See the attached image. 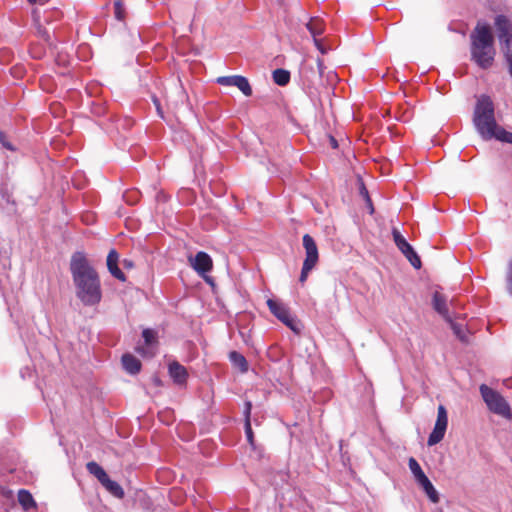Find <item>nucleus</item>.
I'll return each instance as SVG.
<instances>
[{
  "mask_svg": "<svg viewBox=\"0 0 512 512\" xmlns=\"http://www.w3.org/2000/svg\"><path fill=\"white\" fill-rule=\"evenodd\" d=\"M70 271L76 287V295L81 302L86 306L98 304L102 297L100 280L83 253L76 252L72 255Z\"/></svg>",
  "mask_w": 512,
  "mask_h": 512,
  "instance_id": "nucleus-1",
  "label": "nucleus"
},
{
  "mask_svg": "<svg viewBox=\"0 0 512 512\" xmlns=\"http://www.w3.org/2000/svg\"><path fill=\"white\" fill-rule=\"evenodd\" d=\"M470 41L472 61L482 69H489L493 65L496 55L494 37L490 27L478 23L470 34Z\"/></svg>",
  "mask_w": 512,
  "mask_h": 512,
  "instance_id": "nucleus-2",
  "label": "nucleus"
},
{
  "mask_svg": "<svg viewBox=\"0 0 512 512\" xmlns=\"http://www.w3.org/2000/svg\"><path fill=\"white\" fill-rule=\"evenodd\" d=\"M473 123L484 140H491L498 132L499 126L494 116V105L490 97L481 95L476 103Z\"/></svg>",
  "mask_w": 512,
  "mask_h": 512,
  "instance_id": "nucleus-3",
  "label": "nucleus"
},
{
  "mask_svg": "<svg viewBox=\"0 0 512 512\" xmlns=\"http://www.w3.org/2000/svg\"><path fill=\"white\" fill-rule=\"evenodd\" d=\"M473 123L484 140H491L498 132L499 126L494 116V105L490 97L481 95L476 103Z\"/></svg>",
  "mask_w": 512,
  "mask_h": 512,
  "instance_id": "nucleus-4",
  "label": "nucleus"
},
{
  "mask_svg": "<svg viewBox=\"0 0 512 512\" xmlns=\"http://www.w3.org/2000/svg\"><path fill=\"white\" fill-rule=\"evenodd\" d=\"M479 390L485 404L491 412L507 420L512 419L511 407L500 393L486 384L480 385Z\"/></svg>",
  "mask_w": 512,
  "mask_h": 512,
  "instance_id": "nucleus-5",
  "label": "nucleus"
},
{
  "mask_svg": "<svg viewBox=\"0 0 512 512\" xmlns=\"http://www.w3.org/2000/svg\"><path fill=\"white\" fill-rule=\"evenodd\" d=\"M448 426L447 410L443 405H439L437 409V419L432 432L428 437V446H434L441 442L445 436Z\"/></svg>",
  "mask_w": 512,
  "mask_h": 512,
  "instance_id": "nucleus-6",
  "label": "nucleus"
},
{
  "mask_svg": "<svg viewBox=\"0 0 512 512\" xmlns=\"http://www.w3.org/2000/svg\"><path fill=\"white\" fill-rule=\"evenodd\" d=\"M267 305L271 313L277 317L282 323L289 327L295 333H299L300 329L296 320L291 316L289 309L281 302L274 299H268Z\"/></svg>",
  "mask_w": 512,
  "mask_h": 512,
  "instance_id": "nucleus-7",
  "label": "nucleus"
},
{
  "mask_svg": "<svg viewBox=\"0 0 512 512\" xmlns=\"http://www.w3.org/2000/svg\"><path fill=\"white\" fill-rule=\"evenodd\" d=\"M189 264L191 267L201 276L203 279L210 284H213L212 279L206 275L209 271H211L213 262L211 257L203 252H198L195 256L188 257Z\"/></svg>",
  "mask_w": 512,
  "mask_h": 512,
  "instance_id": "nucleus-8",
  "label": "nucleus"
},
{
  "mask_svg": "<svg viewBox=\"0 0 512 512\" xmlns=\"http://www.w3.org/2000/svg\"><path fill=\"white\" fill-rule=\"evenodd\" d=\"M392 235L397 248L403 253V255L414 268L419 269L421 267V260L417 253L414 251L413 247L406 241V239L396 228L393 229Z\"/></svg>",
  "mask_w": 512,
  "mask_h": 512,
  "instance_id": "nucleus-9",
  "label": "nucleus"
},
{
  "mask_svg": "<svg viewBox=\"0 0 512 512\" xmlns=\"http://www.w3.org/2000/svg\"><path fill=\"white\" fill-rule=\"evenodd\" d=\"M494 27L500 45L512 42V21L506 15H497L494 18Z\"/></svg>",
  "mask_w": 512,
  "mask_h": 512,
  "instance_id": "nucleus-10",
  "label": "nucleus"
},
{
  "mask_svg": "<svg viewBox=\"0 0 512 512\" xmlns=\"http://www.w3.org/2000/svg\"><path fill=\"white\" fill-rule=\"evenodd\" d=\"M216 82L222 86H235L247 97L252 95V88L248 79L244 76H221L216 79Z\"/></svg>",
  "mask_w": 512,
  "mask_h": 512,
  "instance_id": "nucleus-11",
  "label": "nucleus"
},
{
  "mask_svg": "<svg viewBox=\"0 0 512 512\" xmlns=\"http://www.w3.org/2000/svg\"><path fill=\"white\" fill-rule=\"evenodd\" d=\"M302 241H303V247L305 249V254H306V257H305L303 263L316 266L318 259H319L318 248H317L316 242L309 234H305L303 236Z\"/></svg>",
  "mask_w": 512,
  "mask_h": 512,
  "instance_id": "nucleus-12",
  "label": "nucleus"
},
{
  "mask_svg": "<svg viewBox=\"0 0 512 512\" xmlns=\"http://www.w3.org/2000/svg\"><path fill=\"white\" fill-rule=\"evenodd\" d=\"M169 375L177 385L186 383L188 372L186 368L177 361H173L168 367Z\"/></svg>",
  "mask_w": 512,
  "mask_h": 512,
  "instance_id": "nucleus-13",
  "label": "nucleus"
},
{
  "mask_svg": "<svg viewBox=\"0 0 512 512\" xmlns=\"http://www.w3.org/2000/svg\"><path fill=\"white\" fill-rule=\"evenodd\" d=\"M119 255L116 250L112 249L107 256V268L109 272L116 279L124 282L126 280L125 274L118 267Z\"/></svg>",
  "mask_w": 512,
  "mask_h": 512,
  "instance_id": "nucleus-14",
  "label": "nucleus"
},
{
  "mask_svg": "<svg viewBox=\"0 0 512 512\" xmlns=\"http://www.w3.org/2000/svg\"><path fill=\"white\" fill-rule=\"evenodd\" d=\"M447 299L446 297L439 293L435 292L433 295V308L447 321L451 322V316L449 314L447 308Z\"/></svg>",
  "mask_w": 512,
  "mask_h": 512,
  "instance_id": "nucleus-15",
  "label": "nucleus"
},
{
  "mask_svg": "<svg viewBox=\"0 0 512 512\" xmlns=\"http://www.w3.org/2000/svg\"><path fill=\"white\" fill-rule=\"evenodd\" d=\"M122 365L130 374H137L141 369V362L131 354H124L122 356Z\"/></svg>",
  "mask_w": 512,
  "mask_h": 512,
  "instance_id": "nucleus-16",
  "label": "nucleus"
},
{
  "mask_svg": "<svg viewBox=\"0 0 512 512\" xmlns=\"http://www.w3.org/2000/svg\"><path fill=\"white\" fill-rule=\"evenodd\" d=\"M417 483L422 487V489L424 490L428 498L431 500V502H439L438 492L436 491L428 477H425L424 479L420 480Z\"/></svg>",
  "mask_w": 512,
  "mask_h": 512,
  "instance_id": "nucleus-17",
  "label": "nucleus"
},
{
  "mask_svg": "<svg viewBox=\"0 0 512 512\" xmlns=\"http://www.w3.org/2000/svg\"><path fill=\"white\" fill-rule=\"evenodd\" d=\"M101 484L114 497L122 499L124 497L123 488L116 482L107 477Z\"/></svg>",
  "mask_w": 512,
  "mask_h": 512,
  "instance_id": "nucleus-18",
  "label": "nucleus"
},
{
  "mask_svg": "<svg viewBox=\"0 0 512 512\" xmlns=\"http://www.w3.org/2000/svg\"><path fill=\"white\" fill-rule=\"evenodd\" d=\"M86 468L90 474L95 476L98 481L101 483L103 482L107 477V473L105 470L96 462L91 461L86 464Z\"/></svg>",
  "mask_w": 512,
  "mask_h": 512,
  "instance_id": "nucleus-19",
  "label": "nucleus"
},
{
  "mask_svg": "<svg viewBox=\"0 0 512 512\" xmlns=\"http://www.w3.org/2000/svg\"><path fill=\"white\" fill-rule=\"evenodd\" d=\"M18 501L24 510H29L36 506V503L30 492L24 489L18 492Z\"/></svg>",
  "mask_w": 512,
  "mask_h": 512,
  "instance_id": "nucleus-20",
  "label": "nucleus"
},
{
  "mask_svg": "<svg viewBox=\"0 0 512 512\" xmlns=\"http://www.w3.org/2000/svg\"><path fill=\"white\" fill-rule=\"evenodd\" d=\"M229 359L241 372H246L248 370V363L242 354L232 351L229 353Z\"/></svg>",
  "mask_w": 512,
  "mask_h": 512,
  "instance_id": "nucleus-21",
  "label": "nucleus"
},
{
  "mask_svg": "<svg viewBox=\"0 0 512 512\" xmlns=\"http://www.w3.org/2000/svg\"><path fill=\"white\" fill-rule=\"evenodd\" d=\"M408 466H409V469L412 472L416 482H419L420 480L427 477L415 458H413V457L409 458Z\"/></svg>",
  "mask_w": 512,
  "mask_h": 512,
  "instance_id": "nucleus-22",
  "label": "nucleus"
},
{
  "mask_svg": "<svg viewBox=\"0 0 512 512\" xmlns=\"http://www.w3.org/2000/svg\"><path fill=\"white\" fill-rule=\"evenodd\" d=\"M306 26L314 39L317 38L318 35H321L324 30L322 20L318 18L311 19Z\"/></svg>",
  "mask_w": 512,
  "mask_h": 512,
  "instance_id": "nucleus-23",
  "label": "nucleus"
},
{
  "mask_svg": "<svg viewBox=\"0 0 512 512\" xmlns=\"http://www.w3.org/2000/svg\"><path fill=\"white\" fill-rule=\"evenodd\" d=\"M273 80L277 85L285 86L290 81V73L284 69H276L273 71Z\"/></svg>",
  "mask_w": 512,
  "mask_h": 512,
  "instance_id": "nucleus-24",
  "label": "nucleus"
},
{
  "mask_svg": "<svg viewBox=\"0 0 512 512\" xmlns=\"http://www.w3.org/2000/svg\"><path fill=\"white\" fill-rule=\"evenodd\" d=\"M504 59L508 65L509 71H512V41L500 45Z\"/></svg>",
  "mask_w": 512,
  "mask_h": 512,
  "instance_id": "nucleus-25",
  "label": "nucleus"
},
{
  "mask_svg": "<svg viewBox=\"0 0 512 512\" xmlns=\"http://www.w3.org/2000/svg\"><path fill=\"white\" fill-rule=\"evenodd\" d=\"M494 139L512 144V132L506 131L503 127H500L498 132L495 133Z\"/></svg>",
  "mask_w": 512,
  "mask_h": 512,
  "instance_id": "nucleus-26",
  "label": "nucleus"
},
{
  "mask_svg": "<svg viewBox=\"0 0 512 512\" xmlns=\"http://www.w3.org/2000/svg\"><path fill=\"white\" fill-rule=\"evenodd\" d=\"M494 139L512 144V132L506 131L503 127H500L498 132L495 133Z\"/></svg>",
  "mask_w": 512,
  "mask_h": 512,
  "instance_id": "nucleus-27",
  "label": "nucleus"
},
{
  "mask_svg": "<svg viewBox=\"0 0 512 512\" xmlns=\"http://www.w3.org/2000/svg\"><path fill=\"white\" fill-rule=\"evenodd\" d=\"M144 342L147 346L152 345L155 342L156 333L151 329H145L142 332Z\"/></svg>",
  "mask_w": 512,
  "mask_h": 512,
  "instance_id": "nucleus-28",
  "label": "nucleus"
},
{
  "mask_svg": "<svg viewBox=\"0 0 512 512\" xmlns=\"http://www.w3.org/2000/svg\"><path fill=\"white\" fill-rule=\"evenodd\" d=\"M315 266L303 263L299 281L304 283L308 277V274Z\"/></svg>",
  "mask_w": 512,
  "mask_h": 512,
  "instance_id": "nucleus-29",
  "label": "nucleus"
},
{
  "mask_svg": "<svg viewBox=\"0 0 512 512\" xmlns=\"http://www.w3.org/2000/svg\"><path fill=\"white\" fill-rule=\"evenodd\" d=\"M455 335L462 341H465V335L461 325L454 323L452 320L449 322Z\"/></svg>",
  "mask_w": 512,
  "mask_h": 512,
  "instance_id": "nucleus-30",
  "label": "nucleus"
},
{
  "mask_svg": "<svg viewBox=\"0 0 512 512\" xmlns=\"http://www.w3.org/2000/svg\"><path fill=\"white\" fill-rule=\"evenodd\" d=\"M507 290L512 295V260L509 262L507 273Z\"/></svg>",
  "mask_w": 512,
  "mask_h": 512,
  "instance_id": "nucleus-31",
  "label": "nucleus"
},
{
  "mask_svg": "<svg viewBox=\"0 0 512 512\" xmlns=\"http://www.w3.org/2000/svg\"><path fill=\"white\" fill-rule=\"evenodd\" d=\"M360 194L363 196V198L367 201L370 207H372L371 200L368 195V191L364 185V183L360 182ZM371 212H373V208H371Z\"/></svg>",
  "mask_w": 512,
  "mask_h": 512,
  "instance_id": "nucleus-32",
  "label": "nucleus"
},
{
  "mask_svg": "<svg viewBox=\"0 0 512 512\" xmlns=\"http://www.w3.org/2000/svg\"><path fill=\"white\" fill-rule=\"evenodd\" d=\"M245 433H246L247 440L249 441V443L253 444V432H252L250 421H245Z\"/></svg>",
  "mask_w": 512,
  "mask_h": 512,
  "instance_id": "nucleus-33",
  "label": "nucleus"
},
{
  "mask_svg": "<svg viewBox=\"0 0 512 512\" xmlns=\"http://www.w3.org/2000/svg\"><path fill=\"white\" fill-rule=\"evenodd\" d=\"M0 142L8 150L14 151L15 147L6 139L3 132H0Z\"/></svg>",
  "mask_w": 512,
  "mask_h": 512,
  "instance_id": "nucleus-34",
  "label": "nucleus"
},
{
  "mask_svg": "<svg viewBox=\"0 0 512 512\" xmlns=\"http://www.w3.org/2000/svg\"><path fill=\"white\" fill-rule=\"evenodd\" d=\"M115 8V16L117 19L122 20L123 19V12H122V4L119 1H116L114 3Z\"/></svg>",
  "mask_w": 512,
  "mask_h": 512,
  "instance_id": "nucleus-35",
  "label": "nucleus"
},
{
  "mask_svg": "<svg viewBox=\"0 0 512 512\" xmlns=\"http://www.w3.org/2000/svg\"><path fill=\"white\" fill-rule=\"evenodd\" d=\"M316 66H317L318 77L321 79L323 77L324 69H325L322 59L318 58L316 60Z\"/></svg>",
  "mask_w": 512,
  "mask_h": 512,
  "instance_id": "nucleus-36",
  "label": "nucleus"
},
{
  "mask_svg": "<svg viewBox=\"0 0 512 512\" xmlns=\"http://www.w3.org/2000/svg\"><path fill=\"white\" fill-rule=\"evenodd\" d=\"M251 409H252V403L250 401H247L245 403V409H244L245 421H250Z\"/></svg>",
  "mask_w": 512,
  "mask_h": 512,
  "instance_id": "nucleus-37",
  "label": "nucleus"
},
{
  "mask_svg": "<svg viewBox=\"0 0 512 512\" xmlns=\"http://www.w3.org/2000/svg\"><path fill=\"white\" fill-rule=\"evenodd\" d=\"M314 43H315V46L318 48V50L322 53V54H325L327 53V49L321 44V41L317 38L314 39Z\"/></svg>",
  "mask_w": 512,
  "mask_h": 512,
  "instance_id": "nucleus-38",
  "label": "nucleus"
},
{
  "mask_svg": "<svg viewBox=\"0 0 512 512\" xmlns=\"http://www.w3.org/2000/svg\"><path fill=\"white\" fill-rule=\"evenodd\" d=\"M153 102H154V104H155V106H156L157 113H158L161 117H163V112H162V109H161V105H160L159 100H158L156 97H154V98H153Z\"/></svg>",
  "mask_w": 512,
  "mask_h": 512,
  "instance_id": "nucleus-39",
  "label": "nucleus"
},
{
  "mask_svg": "<svg viewBox=\"0 0 512 512\" xmlns=\"http://www.w3.org/2000/svg\"><path fill=\"white\" fill-rule=\"evenodd\" d=\"M328 139H329V143H330L331 147L336 149L338 147L337 140L331 135L328 136Z\"/></svg>",
  "mask_w": 512,
  "mask_h": 512,
  "instance_id": "nucleus-40",
  "label": "nucleus"
},
{
  "mask_svg": "<svg viewBox=\"0 0 512 512\" xmlns=\"http://www.w3.org/2000/svg\"><path fill=\"white\" fill-rule=\"evenodd\" d=\"M28 1H29V3H31V4H35V3H37V4H40V5H44V4H45V3H47L49 0H28Z\"/></svg>",
  "mask_w": 512,
  "mask_h": 512,
  "instance_id": "nucleus-41",
  "label": "nucleus"
},
{
  "mask_svg": "<svg viewBox=\"0 0 512 512\" xmlns=\"http://www.w3.org/2000/svg\"><path fill=\"white\" fill-rule=\"evenodd\" d=\"M137 351L143 355H145L146 353L144 352V350H142L141 348H138Z\"/></svg>",
  "mask_w": 512,
  "mask_h": 512,
  "instance_id": "nucleus-42",
  "label": "nucleus"
}]
</instances>
